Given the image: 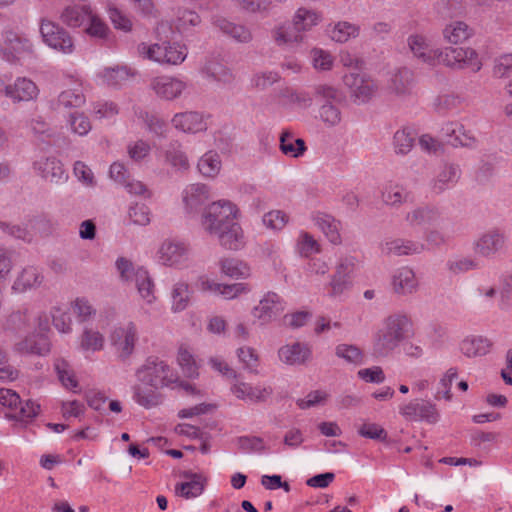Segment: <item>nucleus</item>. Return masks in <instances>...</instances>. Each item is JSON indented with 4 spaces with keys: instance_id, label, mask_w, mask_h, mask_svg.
Listing matches in <instances>:
<instances>
[{
    "instance_id": "f257e3e1",
    "label": "nucleus",
    "mask_w": 512,
    "mask_h": 512,
    "mask_svg": "<svg viewBox=\"0 0 512 512\" xmlns=\"http://www.w3.org/2000/svg\"><path fill=\"white\" fill-rule=\"evenodd\" d=\"M413 331V322L404 312H394L386 316L373 334V353L387 356L407 339Z\"/></svg>"
},
{
    "instance_id": "f03ea898",
    "label": "nucleus",
    "mask_w": 512,
    "mask_h": 512,
    "mask_svg": "<svg viewBox=\"0 0 512 512\" xmlns=\"http://www.w3.org/2000/svg\"><path fill=\"white\" fill-rule=\"evenodd\" d=\"M135 375L140 383L154 389L169 387L178 380L175 371L165 361L156 357L147 358L136 370Z\"/></svg>"
},
{
    "instance_id": "7ed1b4c3",
    "label": "nucleus",
    "mask_w": 512,
    "mask_h": 512,
    "mask_svg": "<svg viewBox=\"0 0 512 512\" xmlns=\"http://www.w3.org/2000/svg\"><path fill=\"white\" fill-rule=\"evenodd\" d=\"M350 100L356 105L369 103L379 92L378 82L368 73L355 70L342 77Z\"/></svg>"
},
{
    "instance_id": "20e7f679",
    "label": "nucleus",
    "mask_w": 512,
    "mask_h": 512,
    "mask_svg": "<svg viewBox=\"0 0 512 512\" xmlns=\"http://www.w3.org/2000/svg\"><path fill=\"white\" fill-rule=\"evenodd\" d=\"M238 214L237 207L228 200H219L211 203L203 212L201 225L211 236L227 229L236 222Z\"/></svg>"
},
{
    "instance_id": "39448f33",
    "label": "nucleus",
    "mask_w": 512,
    "mask_h": 512,
    "mask_svg": "<svg viewBox=\"0 0 512 512\" xmlns=\"http://www.w3.org/2000/svg\"><path fill=\"white\" fill-rule=\"evenodd\" d=\"M138 53L143 58L160 64L179 65L186 59L188 51L185 45L163 42L152 45L141 43L138 46Z\"/></svg>"
},
{
    "instance_id": "423d86ee",
    "label": "nucleus",
    "mask_w": 512,
    "mask_h": 512,
    "mask_svg": "<svg viewBox=\"0 0 512 512\" xmlns=\"http://www.w3.org/2000/svg\"><path fill=\"white\" fill-rule=\"evenodd\" d=\"M42 41L51 49L62 53L72 54L75 49L73 37L60 24L43 18L39 26Z\"/></svg>"
},
{
    "instance_id": "0eeeda50",
    "label": "nucleus",
    "mask_w": 512,
    "mask_h": 512,
    "mask_svg": "<svg viewBox=\"0 0 512 512\" xmlns=\"http://www.w3.org/2000/svg\"><path fill=\"white\" fill-rule=\"evenodd\" d=\"M356 268L354 256H343L339 258L326 290L330 297H339L352 287L353 273Z\"/></svg>"
},
{
    "instance_id": "6e6552de",
    "label": "nucleus",
    "mask_w": 512,
    "mask_h": 512,
    "mask_svg": "<svg viewBox=\"0 0 512 512\" xmlns=\"http://www.w3.org/2000/svg\"><path fill=\"white\" fill-rule=\"evenodd\" d=\"M507 235L499 227H492L482 232L472 244L476 255L492 259L495 258L506 246Z\"/></svg>"
},
{
    "instance_id": "1a4fd4ad",
    "label": "nucleus",
    "mask_w": 512,
    "mask_h": 512,
    "mask_svg": "<svg viewBox=\"0 0 512 512\" xmlns=\"http://www.w3.org/2000/svg\"><path fill=\"white\" fill-rule=\"evenodd\" d=\"M441 64L452 69H470L477 72L482 62L477 52L469 47H446L442 49Z\"/></svg>"
},
{
    "instance_id": "9d476101",
    "label": "nucleus",
    "mask_w": 512,
    "mask_h": 512,
    "mask_svg": "<svg viewBox=\"0 0 512 512\" xmlns=\"http://www.w3.org/2000/svg\"><path fill=\"white\" fill-rule=\"evenodd\" d=\"M138 339V328L132 321L115 327L110 335L111 345L121 360H127L133 354Z\"/></svg>"
},
{
    "instance_id": "9b49d317",
    "label": "nucleus",
    "mask_w": 512,
    "mask_h": 512,
    "mask_svg": "<svg viewBox=\"0 0 512 512\" xmlns=\"http://www.w3.org/2000/svg\"><path fill=\"white\" fill-rule=\"evenodd\" d=\"M286 309V302L279 294L268 291L253 307L251 313L261 325H267L276 320Z\"/></svg>"
},
{
    "instance_id": "f8f14e48",
    "label": "nucleus",
    "mask_w": 512,
    "mask_h": 512,
    "mask_svg": "<svg viewBox=\"0 0 512 512\" xmlns=\"http://www.w3.org/2000/svg\"><path fill=\"white\" fill-rule=\"evenodd\" d=\"M3 57L9 62H16L21 57L33 53V44L28 37L12 30L3 33Z\"/></svg>"
},
{
    "instance_id": "ddd939ff",
    "label": "nucleus",
    "mask_w": 512,
    "mask_h": 512,
    "mask_svg": "<svg viewBox=\"0 0 512 512\" xmlns=\"http://www.w3.org/2000/svg\"><path fill=\"white\" fill-rule=\"evenodd\" d=\"M407 43L413 56L422 63L430 67L441 64L442 49L433 47L426 36L412 34L408 37Z\"/></svg>"
},
{
    "instance_id": "4468645a",
    "label": "nucleus",
    "mask_w": 512,
    "mask_h": 512,
    "mask_svg": "<svg viewBox=\"0 0 512 512\" xmlns=\"http://www.w3.org/2000/svg\"><path fill=\"white\" fill-rule=\"evenodd\" d=\"M157 257L165 266H180L189 258V247L182 241L167 239L160 245Z\"/></svg>"
},
{
    "instance_id": "2eb2a0df",
    "label": "nucleus",
    "mask_w": 512,
    "mask_h": 512,
    "mask_svg": "<svg viewBox=\"0 0 512 512\" xmlns=\"http://www.w3.org/2000/svg\"><path fill=\"white\" fill-rule=\"evenodd\" d=\"M149 87L158 98L171 101L181 96L187 84L179 78L162 75L152 78Z\"/></svg>"
},
{
    "instance_id": "dca6fc26",
    "label": "nucleus",
    "mask_w": 512,
    "mask_h": 512,
    "mask_svg": "<svg viewBox=\"0 0 512 512\" xmlns=\"http://www.w3.org/2000/svg\"><path fill=\"white\" fill-rule=\"evenodd\" d=\"M399 413L407 420L426 421L436 423L439 420V413L436 406L431 402L411 401L399 407Z\"/></svg>"
},
{
    "instance_id": "f3484780",
    "label": "nucleus",
    "mask_w": 512,
    "mask_h": 512,
    "mask_svg": "<svg viewBox=\"0 0 512 512\" xmlns=\"http://www.w3.org/2000/svg\"><path fill=\"white\" fill-rule=\"evenodd\" d=\"M461 177L459 165L454 163H443L435 173L430 182L432 193L439 195L454 187Z\"/></svg>"
},
{
    "instance_id": "a211bd4d",
    "label": "nucleus",
    "mask_w": 512,
    "mask_h": 512,
    "mask_svg": "<svg viewBox=\"0 0 512 512\" xmlns=\"http://www.w3.org/2000/svg\"><path fill=\"white\" fill-rule=\"evenodd\" d=\"M442 216L441 210L434 205H420L405 214L404 220L411 228L437 224Z\"/></svg>"
},
{
    "instance_id": "6ab92c4d",
    "label": "nucleus",
    "mask_w": 512,
    "mask_h": 512,
    "mask_svg": "<svg viewBox=\"0 0 512 512\" xmlns=\"http://www.w3.org/2000/svg\"><path fill=\"white\" fill-rule=\"evenodd\" d=\"M173 127L184 133L196 134L206 131L208 128L207 117L197 111H186L173 116Z\"/></svg>"
},
{
    "instance_id": "aec40b11",
    "label": "nucleus",
    "mask_w": 512,
    "mask_h": 512,
    "mask_svg": "<svg viewBox=\"0 0 512 512\" xmlns=\"http://www.w3.org/2000/svg\"><path fill=\"white\" fill-rule=\"evenodd\" d=\"M33 169L41 178L50 183H62L68 178L62 163L55 157L41 158L35 161Z\"/></svg>"
},
{
    "instance_id": "412c9836",
    "label": "nucleus",
    "mask_w": 512,
    "mask_h": 512,
    "mask_svg": "<svg viewBox=\"0 0 512 512\" xmlns=\"http://www.w3.org/2000/svg\"><path fill=\"white\" fill-rule=\"evenodd\" d=\"M426 250V245L419 241L395 238L381 243V252L387 256H408L420 254Z\"/></svg>"
},
{
    "instance_id": "4be33fe9",
    "label": "nucleus",
    "mask_w": 512,
    "mask_h": 512,
    "mask_svg": "<svg viewBox=\"0 0 512 512\" xmlns=\"http://www.w3.org/2000/svg\"><path fill=\"white\" fill-rule=\"evenodd\" d=\"M212 24L237 43L247 44L253 40L251 29L243 24L234 23L222 16H214Z\"/></svg>"
},
{
    "instance_id": "5701e85b",
    "label": "nucleus",
    "mask_w": 512,
    "mask_h": 512,
    "mask_svg": "<svg viewBox=\"0 0 512 512\" xmlns=\"http://www.w3.org/2000/svg\"><path fill=\"white\" fill-rule=\"evenodd\" d=\"M39 94L37 85L26 77H18L14 84L5 87V96L13 102L30 101Z\"/></svg>"
},
{
    "instance_id": "b1692460",
    "label": "nucleus",
    "mask_w": 512,
    "mask_h": 512,
    "mask_svg": "<svg viewBox=\"0 0 512 512\" xmlns=\"http://www.w3.org/2000/svg\"><path fill=\"white\" fill-rule=\"evenodd\" d=\"M312 352L308 344L294 342L286 344L278 350L281 362L287 365H302L311 358Z\"/></svg>"
},
{
    "instance_id": "393cba45",
    "label": "nucleus",
    "mask_w": 512,
    "mask_h": 512,
    "mask_svg": "<svg viewBox=\"0 0 512 512\" xmlns=\"http://www.w3.org/2000/svg\"><path fill=\"white\" fill-rule=\"evenodd\" d=\"M209 198V188L202 183L187 185L182 192V201L189 213L197 211Z\"/></svg>"
},
{
    "instance_id": "a878e982",
    "label": "nucleus",
    "mask_w": 512,
    "mask_h": 512,
    "mask_svg": "<svg viewBox=\"0 0 512 512\" xmlns=\"http://www.w3.org/2000/svg\"><path fill=\"white\" fill-rule=\"evenodd\" d=\"M43 281L44 275L38 267L26 266L17 274L12 290L16 293H24L40 287Z\"/></svg>"
},
{
    "instance_id": "bb28decb",
    "label": "nucleus",
    "mask_w": 512,
    "mask_h": 512,
    "mask_svg": "<svg viewBox=\"0 0 512 512\" xmlns=\"http://www.w3.org/2000/svg\"><path fill=\"white\" fill-rule=\"evenodd\" d=\"M418 279L414 271L409 267L397 269L392 276V288L398 295H410L417 291Z\"/></svg>"
},
{
    "instance_id": "cd10ccee",
    "label": "nucleus",
    "mask_w": 512,
    "mask_h": 512,
    "mask_svg": "<svg viewBox=\"0 0 512 512\" xmlns=\"http://www.w3.org/2000/svg\"><path fill=\"white\" fill-rule=\"evenodd\" d=\"M93 10L91 6L85 2L74 3L64 8L61 13V20L64 24L72 28H78L84 25Z\"/></svg>"
},
{
    "instance_id": "c85d7f7f",
    "label": "nucleus",
    "mask_w": 512,
    "mask_h": 512,
    "mask_svg": "<svg viewBox=\"0 0 512 512\" xmlns=\"http://www.w3.org/2000/svg\"><path fill=\"white\" fill-rule=\"evenodd\" d=\"M442 132L450 145L454 147H472L476 143L474 135L458 122H448Z\"/></svg>"
},
{
    "instance_id": "c756f323",
    "label": "nucleus",
    "mask_w": 512,
    "mask_h": 512,
    "mask_svg": "<svg viewBox=\"0 0 512 512\" xmlns=\"http://www.w3.org/2000/svg\"><path fill=\"white\" fill-rule=\"evenodd\" d=\"M183 477L186 478L187 481L176 484V495L190 499L202 494L206 483V478L202 474L184 472Z\"/></svg>"
},
{
    "instance_id": "7c9ffc66",
    "label": "nucleus",
    "mask_w": 512,
    "mask_h": 512,
    "mask_svg": "<svg viewBox=\"0 0 512 512\" xmlns=\"http://www.w3.org/2000/svg\"><path fill=\"white\" fill-rule=\"evenodd\" d=\"M414 87V74L408 68L398 69L392 74L388 89L397 96H407L412 93Z\"/></svg>"
},
{
    "instance_id": "2f4dec72",
    "label": "nucleus",
    "mask_w": 512,
    "mask_h": 512,
    "mask_svg": "<svg viewBox=\"0 0 512 512\" xmlns=\"http://www.w3.org/2000/svg\"><path fill=\"white\" fill-rule=\"evenodd\" d=\"M15 349L23 354L45 355L50 351V343L43 333H32L19 341Z\"/></svg>"
},
{
    "instance_id": "473e14b6",
    "label": "nucleus",
    "mask_w": 512,
    "mask_h": 512,
    "mask_svg": "<svg viewBox=\"0 0 512 512\" xmlns=\"http://www.w3.org/2000/svg\"><path fill=\"white\" fill-rule=\"evenodd\" d=\"M204 77L210 81L222 85H230L234 82L235 76L232 70L221 62L215 60L207 61L201 69Z\"/></svg>"
},
{
    "instance_id": "72a5a7b5",
    "label": "nucleus",
    "mask_w": 512,
    "mask_h": 512,
    "mask_svg": "<svg viewBox=\"0 0 512 512\" xmlns=\"http://www.w3.org/2000/svg\"><path fill=\"white\" fill-rule=\"evenodd\" d=\"M137 74L136 70L128 66H115L105 68L100 76L105 84L111 87H121L127 84Z\"/></svg>"
},
{
    "instance_id": "f704fd0d",
    "label": "nucleus",
    "mask_w": 512,
    "mask_h": 512,
    "mask_svg": "<svg viewBox=\"0 0 512 512\" xmlns=\"http://www.w3.org/2000/svg\"><path fill=\"white\" fill-rule=\"evenodd\" d=\"M272 38L278 46H294L304 42L305 35L295 29V25L281 24L272 30Z\"/></svg>"
},
{
    "instance_id": "c9c22d12",
    "label": "nucleus",
    "mask_w": 512,
    "mask_h": 512,
    "mask_svg": "<svg viewBox=\"0 0 512 512\" xmlns=\"http://www.w3.org/2000/svg\"><path fill=\"white\" fill-rule=\"evenodd\" d=\"M213 236L217 237L221 246L229 250H238L244 246L243 230L237 222Z\"/></svg>"
},
{
    "instance_id": "e433bc0d",
    "label": "nucleus",
    "mask_w": 512,
    "mask_h": 512,
    "mask_svg": "<svg viewBox=\"0 0 512 512\" xmlns=\"http://www.w3.org/2000/svg\"><path fill=\"white\" fill-rule=\"evenodd\" d=\"M322 20V15L316 10L307 9L304 7L298 8L293 15V24L299 33L305 35V32L310 31L313 27L317 26Z\"/></svg>"
},
{
    "instance_id": "4c0bfd02",
    "label": "nucleus",
    "mask_w": 512,
    "mask_h": 512,
    "mask_svg": "<svg viewBox=\"0 0 512 512\" xmlns=\"http://www.w3.org/2000/svg\"><path fill=\"white\" fill-rule=\"evenodd\" d=\"M315 225L324 233L333 244L341 242L340 223L333 216L325 213H317L314 218Z\"/></svg>"
},
{
    "instance_id": "58836bf2",
    "label": "nucleus",
    "mask_w": 512,
    "mask_h": 512,
    "mask_svg": "<svg viewBox=\"0 0 512 512\" xmlns=\"http://www.w3.org/2000/svg\"><path fill=\"white\" fill-rule=\"evenodd\" d=\"M283 105L307 109L313 104V96L303 89L285 88L279 94Z\"/></svg>"
},
{
    "instance_id": "ea45409f",
    "label": "nucleus",
    "mask_w": 512,
    "mask_h": 512,
    "mask_svg": "<svg viewBox=\"0 0 512 512\" xmlns=\"http://www.w3.org/2000/svg\"><path fill=\"white\" fill-rule=\"evenodd\" d=\"M54 370L64 388L74 393L78 392L76 390L79 386L78 380L72 366L66 359L56 358L54 361Z\"/></svg>"
},
{
    "instance_id": "a19ab883",
    "label": "nucleus",
    "mask_w": 512,
    "mask_h": 512,
    "mask_svg": "<svg viewBox=\"0 0 512 512\" xmlns=\"http://www.w3.org/2000/svg\"><path fill=\"white\" fill-rule=\"evenodd\" d=\"M307 147L301 138H296L290 131H283L280 136L281 152L291 158H298L304 154Z\"/></svg>"
},
{
    "instance_id": "79ce46f5",
    "label": "nucleus",
    "mask_w": 512,
    "mask_h": 512,
    "mask_svg": "<svg viewBox=\"0 0 512 512\" xmlns=\"http://www.w3.org/2000/svg\"><path fill=\"white\" fill-rule=\"evenodd\" d=\"M133 399L140 406L150 409L156 407L162 403V395L152 387L144 388L140 384H136L132 387Z\"/></svg>"
},
{
    "instance_id": "37998d69",
    "label": "nucleus",
    "mask_w": 512,
    "mask_h": 512,
    "mask_svg": "<svg viewBox=\"0 0 512 512\" xmlns=\"http://www.w3.org/2000/svg\"><path fill=\"white\" fill-rule=\"evenodd\" d=\"M166 163L177 170H188L190 163L182 145L178 141L171 142L164 150Z\"/></svg>"
},
{
    "instance_id": "c03bdc74",
    "label": "nucleus",
    "mask_w": 512,
    "mask_h": 512,
    "mask_svg": "<svg viewBox=\"0 0 512 512\" xmlns=\"http://www.w3.org/2000/svg\"><path fill=\"white\" fill-rule=\"evenodd\" d=\"M479 262L470 255H455L446 262V268L452 275H461L479 269Z\"/></svg>"
},
{
    "instance_id": "a18cd8bd",
    "label": "nucleus",
    "mask_w": 512,
    "mask_h": 512,
    "mask_svg": "<svg viewBox=\"0 0 512 512\" xmlns=\"http://www.w3.org/2000/svg\"><path fill=\"white\" fill-rule=\"evenodd\" d=\"M491 346V341L485 337H470L462 341L461 351L467 357H478L486 355L490 351Z\"/></svg>"
},
{
    "instance_id": "49530a36",
    "label": "nucleus",
    "mask_w": 512,
    "mask_h": 512,
    "mask_svg": "<svg viewBox=\"0 0 512 512\" xmlns=\"http://www.w3.org/2000/svg\"><path fill=\"white\" fill-rule=\"evenodd\" d=\"M85 102L86 98L81 90L66 89L58 95L57 100L53 103V108L56 110L61 108H80L85 104Z\"/></svg>"
},
{
    "instance_id": "de8ad7c7",
    "label": "nucleus",
    "mask_w": 512,
    "mask_h": 512,
    "mask_svg": "<svg viewBox=\"0 0 512 512\" xmlns=\"http://www.w3.org/2000/svg\"><path fill=\"white\" fill-rule=\"evenodd\" d=\"M330 38L338 43H345L351 38H356L360 33V27L356 24L340 21L328 29Z\"/></svg>"
},
{
    "instance_id": "09e8293b",
    "label": "nucleus",
    "mask_w": 512,
    "mask_h": 512,
    "mask_svg": "<svg viewBox=\"0 0 512 512\" xmlns=\"http://www.w3.org/2000/svg\"><path fill=\"white\" fill-rule=\"evenodd\" d=\"M410 199V193L400 184H389L382 192L383 202L391 207H399L407 203Z\"/></svg>"
},
{
    "instance_id": "8fccbe9b",
    "label": "nucleus",
    "mask_w": 512,
    "mask_h": 512,
    "mask_svg": "<svg viewBox=\"0 0 512 512\" xmlns=\"http://www.w3.org/2000/svg\"><path fill=\"white\" fill-rule=\"evenodd\" d=\"M222 167L220 155L215 151L206 152L198 161L197 168L202 176L207 178L216 177Z\"/></svg>"
},
{
    "instance_id": "3c124183",
    "label": "nucleus",
    "mask_w": 512,
    "mask_h": 512,
    "mask_svg": "<svg viewBox=\"0 0 512 512\" xmlns=\"http://www.w3.org/2000/svg\"><path fill=\"white\" fill-rule=\"evenodd\" d=\"M442 34L448 43L456 45L466 41L470 37V30L466 23L454 21L445 26Z\"/></svg>"
},
{
    "instance_id": "603ef678",
    "label": "nucleus",
    "mask_w": 512,
    "mask_h": 512,
    "mask_svg": "<svg viewBox=\"0 0 512 512\" xmlns=\"http://www.w3.org/2000/svg\"><path fill=\"white\" fill-rule=\"evenodd\" d=\"M134 280L140 296L148 304H151L155 300L154 284L149 276L148 271L143 267H138L135 273Z\"/></svg>"
},
{
    "instance_id": "864d4df0",
    "label": "nucleus",
    "mask_w": 512,
    "mask_h": 512,
    "mask_svg": "<svg viewBox=\"0 0 512 512\" xmlns=\"http://www.w3.org/2000/svg\"><path fill=\"white\" fill-rule=\"evenodd\" d=\"M171 299V308L173 312H181L185 310L190 302L189 285L182 281L175 283L171 290Z\"/></svg>"
},
{
    "instance_id": "5fc2aeb1",
    "label": "nucleus",
    "mask_w": 512,
    "mask_h": 512,
    "mask_svg": "<svg viewBox=\"0 0 512 512\" xmlns=\"http://www.w3.org/2000/svg\"><path fill=\"white\" fill-rule=\"evenodd\" d=\"M222 273L231 278H246L250 275V268L246 263L234 258H226L220 261Z\"/></svg>"
},
{
    "instance_id": "6e6d98bb",
    "label": "nucleus",
    "mask_w": 512,
    "mask_h": 512,
    "mask_svg": "<svg viewBox=\"0 0 512 512\" xmlns=\"http://www.w3.org/2000/svg\"><path fill=\"white\" fill-rule=\"evenodd\" d=\"M104 336L96 330L85 329L80 338V348L85 352H97L104 348Z\"/></svg>"
},
{
    "instance_id": "4d7b16f0",
    "label": "nucleus",
    "mask_w": 512,
    "mask_h": 512,
    "mask_svg": "<svg viewBox=\"0 0 512 512\" xmlns=\"http://www.w3.org/2000/svg\"><path fill=\"white\" fill-rule=\"evenodd\" d=\"M462 100L455 94H443L437 96L433 101V109L440 115L458 110L461 106Z\"/></svg>"
},
{
    "instance_id": "13d9d810",
    "label": "nucleus",
    "mask_w": 512,
    "mask_h": 512,
    "mask_svg": "<svg viewBox=\"0 0 512 512\" xmlns=\"http://www.w3.org/2000/svg\"><path fill=\"white\" fill-rule=\"evenodd\" d=\"M318 113L319 119L326 127H335L341 123L342 113L336 103H322Z\"/></svg>"
},
{
    "instance_id": "bf43d9fd",
    "label": "nucleus",
    "mask_w": 512,
    "mask_h": 512,
    "mask_svg": "<svg viewBox=\"0 0 512 512\" xmlns=\"http://www.w3.org/2000/svg\"><path fill=\"white\" fill-rule=\"evenodd\" d=\"M67 124L71 132L79 136H86L92 129L89 117L79 111L69 114Z\"/></svg>"
},
{
    "instance_id": "052dcab7",
    "label": "nucleus",
    "mask_w": 512,
    "mask_h": 512,
    "mask_svg": "<svg viewBox=\"0 0 512 512\" xmlns=\"http://www.w3.org/2000/svg\"><path fill=\"white\" fill-rule=\"evenodd\" d=\"M318 101L323 103H337L341 102V92L340 90L327 83H319L313 87V95Z\"/></svg>"
},
{
    "instance_id": "680f3d73",
    "label": "nucleus",
    "mask_w": 512,
    "mask_h": 512,
    "mask_svg": "<svg viewBox=\"0 0 512 512\" xmlns=\"http://www.w3.org/2000/svg\"><path fill=\"white\" fill-rule=\"evenodd\" d=\"M337 357L353 365H361L364 362V354L360 348L350 344H339L335 348Z\"/></svg>"
},
{
    "instance_id": "e2e57ef3",
    "label": "nucleus",
    "mask_w": 512,
    "mask_h": 512,
    "mask_svg": "<svg viewBox=\"0 0 512 512\" xmlns=\"http://www.w3.org/2000/svg\"><path fill=\"white\" fill-rule=\"evenodd\" d=\"M415 134L407 128L398 130L394 134V149L397 154L405 155L413 147Z\"/></svg>"
},
{
    "instance_id": "0e129e2a",
    "label": "nucleus",
    "mask_w": 512,
    "mask_h": 512,
    "mask_svg": "<svg viewBox=\"0 0 512 512\" xmlns=\"http://www.w3.org/2000/svg\"><path fill=\"white\" fill-rule=\"evenodd\" d=\"M14 410L15 413L9 415V418L18 421L28 422L39 414L40 405L32 400H27L24 403L21 401V404H18V408Z\"/></svg>"
},
{
    "instance_id": "69168bd1",
    "label": "nucleus",
    "mask_w": 512,
    "mask_h": 512,
    "mask_svg": "<svg viewBox=\"0 0 512 512\" xmlns=\"http://www.w3.org/2000/svg\"><path fill=\"white\" fill-rule=\"evenodd\" d=\"M237 356L245 370L254 374L258 373L259 358L253 348L248 346L240 347L237 349Z\"/></svg>"
},
{
    "instance_id": "338daca9",
    "label": "nucleus",
    "mask_w": 512,
    "mask_h": 512,
    "mask_svg": "<svg viewBox=\"0 0 512 512\" xmlns=\"http://www.w3.org/2000/svg\"><path fill=\"white\" fill-rule=\"evenodd\" d=\"M177 361L183 373L187 377H195L198 375V367L192 353L185 347L178 350Z\"/></svg>"
},
{
    "instance_id": "774afa93",
    "label": "nucleus",
    "mask_w": 512,
    "mask_h": 512,
    "mask_svg": "<svg viewBox=\"0 0 512 512\" xmlns=\"http://www.w3.org/2000/svg\"><path fill=\"white\" fill-rule=\"evenodd\" d=\"M54 327L61 333L72 331V319L69 312L61 307H54L51 311Z\"/></svg>"
}]
</instances>
